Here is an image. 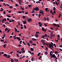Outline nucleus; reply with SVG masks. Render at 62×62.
<instances>
[{
  "instance_id": "nucleus-4",
  "label": "nucleus",
  "mask_w": 62,
  "mask_h": 62,
  "mask_svg": "<svg viewBox=\"0 0 62 62\" xmlns=\"http://www.w3.org/2000/svg\"><path fill=\"white\" fill-rule=\"evenodd\" d=\"M7 56H8V55L6 54H4L3 55V56L4 57H5V56L7 58H8Z\"/></svg>"
},
{
  "instance_id": "nucleus-30",
  "label": "nucleus",
  "mask_w": 62,
  "mask_h": 62,
  "mask_svg": "<svg viewBox=\"0 0 62 62\" xmlns=\"http://www.w3.org/2000/svg\"><path fill=\"white\" fill-rule=\"evenodd\" d=\"M40 54H41V53H39L38 54V56H39V55H40Z\"/></svg>"
},
{
  "instance_id": "nucleus-59",
  "label": "nucleus",
  "mask_w": 62,
  "mask_h": 62,
  "mask_svg": "<svg viewBox=\"0 0 62 62\" xmlns=\"http://www.w3.org/2000/svg\"><path fill=\"white\" fill-rule=\"evenodd\" d=\"M6 14V12L5 11H4L3 12V14Z\"/></svg>"
},
{
  "instance_id": "nucleus-10",
  "label": "nucleus",
  "mask_w": 62,
  "mask_h": 62,
  "mask_svg": "<svg viewBox=\"0 0 62 62\" xmlns=\"http://www.w3.org/2000/svg\"><path fill=\"white\" fill-rule=\"evenodd\" d=\"M34 50V48H31L30 50H31V51H33Z\"/></svg>"
},
{
  "instance_id": "nucleus-11",
  "label": "nucleus",
  "mask_w": 62,
  "mask_h": 62,
  "mask_svg": "<svg viewBox=\"0 0 62 62\" xmlns=\"http://www.w3.org/2000/svg\"><path fill=\"white\" fill-rule=\"evenodd\" d=\"M35 35L36 38H38V34H35Z\"/></svg>"
},
{
  "instance_id": "nucleus-15",
  "label": "nucleus",
  "mask_w": 62,
  "mask_h": 62,
  "mask_svg": "<svg viewBox=\"0 0 62 62\" xmlns=\"http://www.w3.org/2000/svg\"><path fill=\"white\" fill-rule=\"evenodd\" d=\"M42 42H44V41H45V40L42 39L41 40Z\"/></svg>"
},
{
  "instance_id": "nucleus-55",
  "label": "nucleus",
  "mask_w": 62,
  "mask_h": 62,
  "mask_svg": "<svg viewBox=\"0 0 62 62\" xmlns=\"http://www.w3.org/2000/svg\"><path fill=\"white\" fill-rule=\"evenodd\" d=\"M3 25L4 26V27H5V28H6V25H5V24H4Z\"/></svg>"
},
{
  "instance_id": "nucleus-37",
  "label": "nucleus",
  "mask_w": 62,
  "mask_h": 62,
  "mask_svg": "<svg viewBox=\"0 0 62 62\" xmlns=\"http://www.w3.org/2000/svg\"><path fill=\"white\" fill-rule=\"evenodd\" d=\"M39 32H38V31H37V32H36V34H39Z\"/></svg>"
},
{
  "instance_id": "nucleus-25",
  "label": "nucleus",
  "mask_w": 62,
  "mask_h": 62,
  "mask_svg": "<svg viewBox=\"0 0 62 62\" xmlns=\"http://www.w3.org/2000/svg\"><path fill=\"white\" fill-rule=\"evenodd\" d=\"M32 45L33 46H36V44H32Z\"/></svg>"
},
{
  "instance_id": "nucleus-23",
  "label": "nucleus",
  "mask_w": 62,
  "mask_h": 62,
  "mask_svg": "<svg viewBox=\"0 0 62 62\" xmlns=\"http://www.w3.org/2000/svg\"><path fill=\"white\" fill-rule=\"evenodd\" d=\"M9 8H13V7L10 6L9 7Z\"/></svg>"
},
{
  "instance_id": "nucleus-52",
  "label": "nucleus",
  "mask_w": 62,
  "mask_h": 62,
  "mask_svg": "<svg viewBox=\"0 0 62 62\" xmlns=\"http://www.w3.org/2000/svg\"><path fill=\"white\" fill-rule=\"evenodd\" d=\"M18 13H22V12L21 11H19Z\"/></svg>"
},
{
  "instance_id": "nucleus-14",
  "label": "nucleus",
  "mask_w": 62,
  "mask_h": 62,
  "mask_svg": "<svg viewBox=\"0 0 62 62\" xmlns=\"http://www.w3.org/2000/svg\"><path fill=\"white\" fill-rule=\"evenodd\" d=\"M4 10V9L2 8H1V10H0V11H2Z\"/></svg>"
},
{
  "instance_id": "nucleus-12",
  "label": "nucleus",
  "mask_w": 62,
  "mask_h": 62,
  "mask_svg": "<svg viewBox=\"0 0 62 62\" xmlns=\"http://www.w3.org/2000/svg\"><path fill=\"white\" fill-rule=\"evenodd\" d=\"M14 60L15 61H16V62H18V60L17 59H15Z\"/></svg>"
},
{
  "instance_id": "nucleus-20",
  "label": "nucleus",
  "mask_w": 62,
  "mask_h": 62,
  "mask_svg": "<svg viewBox=\"0 0 62 62\" xmlns=\"http://www.w3.org/2000/svg\"><path fill=\"white\" fill-rule=\"evenodd\" d=\"M7 16L8 17H9V18H10V17H11V16H9L8 15H7Z\"/></svg>"
},
{
  "instance_id": "nucleus-44",
  "label": "nucleus",
  "mask_w": 62,
  "mask_h": 62,
  "mask_svg": "<svg viewBox=\"0 0 62 62\" xmlns=\"http://www.w3.org/2000/svg\"><path fill=\"white\" fill-rule=\"evenodd\" d=\"M56 26H57L58 27H60V26L59 25H56Z\"/></svg>"
},
{
  "instance_id": "nucleus-31",
  "label": "nucleus",
  "mask_w": 62,
  "mask_h": 62,
  "mask_svg": "<svg viewBox=\"0 0 62 62\" xmlns=\"http://www.w3.org/2000/svg\"><path fill=\"white\" fill-rule=\"evenodd\" d=\"M54 36H55L54 34H53V35H51V37H54Z\"/></svg>"
},
{
  "instance_id": "nucleus-21",
  "label": "nucleus",
  "mask_w": 62,
  "mask_h": 62,
  "mask_svg": "<svg viewBox=\"0 0 62 62\" xmlns=\"http://www.w3.org/2000/svg\"><path fill=\"white\" fill-rule=\"evenodd\" d=\"M15 32H16V31L17 30V28H16V27H15Z\"/></svg>"
},
{
  "instance_id": "nucleus-7",
  "label": "nucleus",
  "mask_w": 62,
  "mask_h": 62,
  "mask_svg": "<svg viewBox=\"0 0 62 62\" xmlns=\"http://www.w3.org/2000/svg\"><path fill=\"white\" fill-rule=\"evenodd\" d=\"M48 8H46L45 9V10L46 11V12H48Z\"/></svg>"
},
{
  "instance_id": "nucleus-9",
  "label": "nucleus",
  "mask_w": 62,
  "mask_h": 62,
  "mask_svg": "<svg viewBox=\"0 0 62 62\" xmlns=\"http://www.w3.org/2000/svg\"><path fill=\"white\" fill-rule=\"evenodd\" d=\"M39 13H41L43 15H44V13H43V12H42L41 11H40L39 12Z\"/></svg>"
},
{
  "instance_id": "nucleus-29",
  "label": "nucleus",
  "mask_w": 62,
  "mask_h": 62,
  "mask_svg": "<svg viewBox=\"0 0 62 62\" xmlns=\"http://www.w3.org/2000/svg\"><path fill=\"white\" fill-rule=\"evenodd\" d=\"M53 25H54V26H56V24L54 23H53Z\"/></svg>"
},
{
  "instance_id": "nucleus-6",
  "label": "nucleus",
  "mask_w": 62,
  "mask_h": 62,
  "mask_svg": "<svg viewBox=\"0 0 62 62\" xmlns=\"http://www.w3.org/2000/svg\"><path fill=\"white\" fill-rule=\"evenodd\" d=\"M32 40L33 41H37V39H35V38H33L32 39Z\"/></svg>"
},
{
  "instance_id": "nucleus-2",
  "label": "nucleus",
  "mask_w": 62,
  "mask_h": 62,
  "mask_svg": "<svg viewBox=\"0 0 62 62\" xmlns=\"http://www.w3.org/2000/svg\"><path fill=\"white\" fill-rule=\"evenodd\" d=\"M39 8L38 7H35V8H34L33 9V10H36V11H38V10H39Z\"/></svg>"
},
{
  "instance_id": "nucleus-5",
  "label": "nucleus",
  "mask_w": 62,
  "mask_h": 62,
  "mask_svg": "<svg viewBox=\"0 0 62 62\" xmlns=\"http://www.w3.org/2000/svg\"><path fill=\"white\" fill-rule=\"evenodd\" d=\"M42 30L43 31H45V32H46V30L44 29V28L43 27H42Z\"/></svg>"
},
{
  "instance_id": "nucleus-18",
  "label": "nucleus",
  "mask_w": 62,
  "mask_h": 62,
  "mask_svg": "<svg viewBox=\"0 0 62 62\" xmlns=\"http://www.w3.org/2000/svg\"><path fill=\"white\" fill-rule=\"evenodd\" d=\"M8 30V28H6L5 29V31H7Z\"/></svg>"
},
{
  "instance_id": "nucleus-24",
  "label": "nucleus",
  "mask_w": 62,
  "mask_h": 62,
  "mask_svg": "<svg viewBox=\"0 0 62 62\" xmlns=\"http://www.w3.org/2000/svg\"><path fill=\"white\" fill-rule=\"evenodd\" d=\"M6 36V34H4V35H3V38H5V36Z\"/></svg>"
},
{
  "instance_id": "nucleus-8",
  "label": "nucleus",
  "mask_w": 62,
  "mask_h": 62,
  "mask_svg": "<svg viewBox=\"0 0 62 62\" xmlns=\"http://www.w3.org/2000/svg\"><path fill=\"white\" fill-rule=\"evenodd\" d=\"M20 8L21 9H22V10H24V8H22V7L21 6L20 7Z\"/></svg>"
},
{
  "instance_id": "nucleus-64",
  "label": "nucleus",
  "mask_w": 62,
  "mask_h": 62,
  "mask_svg": "<svg viewBox=\"0 0 62 62\" xmlns=\"http://www.w3.org/2000/svg\"><path fill=\"white\" fill-rule=\"evenodd\" d=\"M18 46H19V47H21V45L20 44L18 45Z\"/></svg>"
},
{
  "instance_id": "nucleus-43",
  "label": "nucleus",
  "mask_w": 62,
  "mask_h": 62,
  "mask_svg": "<svg viewBox=\"0 0 62 62\" xmlns=\"http://www.w3.org/2000/svg\"><path fill=\"white\" fill-rule=\"evenodd\" d=\"M46 49L47 50V51H48V49L47 47H46Z\"/></svg>"
},
{
  "instance_id": "nucleus-63",
  "label": "nucleus",
  "mask_w": 62,
  "mask_h": 62,
  "mask_svg": "<svg viewBox=\"0 0 62 62\" xmlns=\"http://www.w3.org/2000/svg\"><path fill=\"white\" fill-rule=\"evenodd\" d=\"M60 47H62V45H60L59 46Z\"/></svg>"
},
{
  "instance_id": "nucleus-34",
  "label": "nucleus",
  "mask_w": 62,
  "mask_h": 62,
  "mask_svg": "<svg viewBox=\"0 0 62 62\" xmlns=\"http://www.w3.org/2000/svg\"><path fill=\"white\" fill-rule=\"evenodd\" d=\"M45 54H48V52L47 51H46L45 53Z\"/></svg>"
},
{
  "instance_id": "nucleus-3",
  "label": "nucleus",
  "mask_w": 62,
  "mask_h": 62,
  "mask_svg": "<svg viewBox=\"0 0 62 62\" xmlns=\"http://www.w3.org/2000/svg\"><path fill=\"white\" fill-rule=\"evenodd\" d=\"M51 58H55L56 57V56L55 55V54H53L51 56Z\"/></svg>"
},
{
  "instance_id": "nucleus-27",
  "label": "nucleus",
  "mask_w": 62,
  "mask_h": 62,
  "mask_svg": "<svg viewBox=\"0 0 62 62\" xmlns=\"http://www.w3.org/2000/svg\"><path fill=\"white\" fill-rule=\"evenodd\" d=\"M11 62H13V61H14V60H13L12 59H11Z\"/></svg>"
},
{
  "instance_id": "nucleus-19",
  "label": "nucleus",
  "mask_w": 62,
  "mask_h": 62,
  "mask_svg": "<svg viewBox=\"0 0 62 62\" xmlns=\"http://www.w3.org/2000/svg\"><path fill=\"white\" fill-rule=\"evenodd\" d=\"M28 6L29 8H30L32 7V5H28Z\"/></svg>"
},
{
  "instance_id": "nucleus-33",
  "label": "nucleus",
  "mask_w": 62,
  "mask_h": 62,
  "mask_svg": "<svg viewBox=\"0 0 62 62\" xmlns=\"http://www.w3.org/2000/svg\"><path fill=\"white\" fill-rule=\"evenodd\" d=\"M16 55H17V57H19V56H19V55H18V54H16Z\"/></svg>"
},
{
  "instance_id": "nucleus-39",
  "label": "nucleus",
  "mask_w": 62,
  "mask_h": 62,
  "mask_svg": "<svg viewBox=\"0 0 62 62\" xmlns=\"http://www.w3.org/2000/svg\"><path fill=\"white\" fill-rule=\"evenodd\" d=\"M26 21H24V23H24V24H26Z\"/></svg>"
},
{
  "instance_id": "nucleus-36",
  "label": "nucleus",
  "mask_w": 62,
  "mask_h": 62,
  "mask_svg": "<svg viewBox=\"0 0 62 62\" xmlns=\"http://www.w3.org/2000/svg\"><path fill=\"white\" fill-rule=\"evenodd\" d=\"M45 38V36L44 35L42 36L41 37L42 38Z\"/></svg>"
},
{
  "instance_id": "nucleus-16",
  "label": "nucleus",
  "mask_w": 62,
  "mask_h": 62,
  "mask_svg": "<svg viewBox=\"0 0 62 62\" xmlns=\"http://www.w3.org/2000/svg\"><path fill=\"white\" fill-rule=\"evenodd\" d=\"M34 58L33 57L31 58V61H34V60H33Z\"/></svg>"
},
{
  "instance_id": "nucleus-41",
  "label": "nucleus",
  "mask_w": 62,
  "mask_h": 62,
  "mask_svg": "<svg viewBox=\"0 0 62 62\" xmlns=\"http://www.w3.org/2000/svg\"><path fill=\"white\" fill-rule=\"evenodd\" d=\"M55 3L56 5H57V6H58V4H57V3L56 1H55Z\"/></svg>"
},
{
  "instance_id": "nucleus-57",
  "label": "nucleus",
  "mask_w": 62,
  "mask_h": 62,
  "mask_svg": "<svg viewBox=\"0 0 62 62\" xmlns=\"http://www.w3.org/2000/svg\"><path fill=\"white\" fill-rule=\"evenodd\" d=\"M4 21H7V19H6V18H4Z\"/></svg>"
},
{
  "instance_id": "nucleus-51",
  "label": "nucleus",
  "mask_w": 62,
  "mask_h": 62,
  "mask_svg": "<svg viewBox=\"0 0 62 62\" xmlns=\"http://www.w3.org/2000/svg\"><path fill=\"white\" fill-rule=\"evenodd\" d=\"M12 22H15V20L13 19L11 21Z\"/></svg>"
},
{
  "instance_id": "nucleus-35",
  "label": "nucleus",
  "mask_w": 62,
  "mask_h": 62,
  "mask_svg": "<svg viewBox=\"0 0 62 62\" xmlns=\"http://www.w3.org/2000/svg\"><path fill=\"white\" fill-rule=\"evenodd\" d=\"M24 27L25 29H26V26L25 25H24Z\"/></svg>"
},
{
  "instance_id": "nucleus-58",
  "label": "nucleus",
  "mask_w": 62,
  "mask_h": 62,
  "mask_svg": "<svg viewBox=\"0 0 62 62\" xmlns=\"http://www.w3.org/2000/svg\"><path fill=\"white\" fill-rule=\"evenodd\" d=\"M25 13V14H28V13L27 12H26Z\"/></svg>"
},
{
  "instance_id": "nucleus-1",
  "label": "nucleus",
  "mask_w": 62,
  "mask_h": 62,
  "mask_svg": "<svg viewBox=\"0 0 62 62\" xmlns=\"http://www.w3.org/2000/svg\"><path fill=\"white\" fill-rule=\"evenodd\" d=\"M46 45L47 47L48 46V45H50V46L51 47H52V48H54V47L53 46V45H52L51 44H48L46 43Z\"/></svg>"
},
{
  "instance_id": "nucleus-45",
  "label": "nucleus",
  "mask_w": 62,
  "mask_h": 62,
  "mask_svg": "<svg viewBox=\"0 0 62 62\" xmlns=\"http://www.w3.org/2000/svg\"><path fill=\"white\" fill-rule=\"evenodd\" d=\"M60 37V36H59V34L58 35H57V38H59Z\"/></svg>"
},
{
  "instance_id": "nucleus-60",
  "label": "nucleus",
  "mask_w": 62,
  "mask_h": 62,
  "mask_svg": "<svg viewBox=\"0 0 62 62\" xmlns=\"http://www.w3.org/2000/svg\"><path fill=\"white\" fill-rule=\"evenodd\" d=\"M10 31V29H9L8 31H7V32H8V33L9 32V31Z\"/></svg>"
},
{
  "instance_id": "nucleus-26",
  "label": "nucleus",
  "mask_w": 62,
  "mask_h": 62,
  "mask_svg": "<svg viewBox=\"0 0 62 62\" xmlns=\"http://www.w3.org/2000/svg\"><path fill=\"white\" fill-rule=\"evenodd\" d=\"M17 39H20V37H17Z\"/></svg>"
},
{
  "instance_id": "nucleus-56",
  "label": "nucleus",
  "mask_w": 62,
  "mask_h": 62,
  "mask_svg": "<svg viewBox=\"0 0 62 62\" xmlns=\"http://www.w3.org/2000/svg\"><path fill=\"white\" fill-rule=\"evenodd\" d=\"M42 57L41 56H40L38 58L39 59H40Z\"/></svg>"
},
{
  "instance_id": "nucleus-22",
  "label": "nucleus",
  "mask_w": 62,
  "mask_h": 62,
  "mask_svg": "<svg viewBox=\"0 0 62 62\" xmlns=\"http://www.w3.org/2000/svg\"><path fill=\"white\" fill-rule=\"evenodd\" d=\"M43 45H45V44H46V43H45V42H43Z\"/></svg>"
},
{
  "instance_id": "nucleus-13",
  "label": "nucleus",
  "mask_w": 62,
  "mask_h": 62,
  "mask_svg": "<svg viewBox=\"0 0 62 62\" xmlns=\"http://www.w3.org/2000/svg\"><path fill=\"white\" fill-rule=\"evenodd\" d=\"M29 42L30 43H31V44L33 42L32 40H31V41H30Z\"/></svg>"
},
{
  "instance_id": "nucleus-32",
  "label": "nucleus",
  "mask_w": 62,
  "mask_h": 62,
  "mask_svg": "<svg viewBox=\"0 0 62 62\" xmlns=\"http://www.w3.org/2000/svg\"><path fill=\"white\" fill-rule=\"evenodd\" d=\"M4 19H3L2 21V23H4Z\"/></svg>"
},
{
  "instance_id": "nucleus-54",
  "label": "nucleus",
  "mask_w": 62,
  "mask_h": 62,
  "mask_svg": "<svg viewBox=\"0 0 62 62\" xmlns=\"http://www.w3.org/2000/svg\"><path fill=\"white\" fill-rule=\"evenodd\" d=\"M44 25H45V26H47V25L46 24V23H45L44 24Z\"/></svg>"
},
{
  "instance_id": "nucleus-47",
  "label": "nucleus",
  "mask_w": 62,
  "mask_h": 62,
  "mask_svg": "<svg viewBox=\"0 0 62 62\" xmlns=\"http://www.w3.org/2000/svg\"><path fill=\"white\" fill-rule=\"evenodd\" d=\"M48 47H49L52 49V50H53V48H52L50 46H49Z\"/></svg>"
},
{
  "instance_id": "nucleus-53",
  "label": "nucleus",
  "mask_w": 62,
  "mask_h": 62,
  "mask_svg": "<svg viewBox=\"0 0 62 62\" xmlns=\"http://www.w3.org/2000/svg\"><path fill=\"white\" fill-rule=\"evenodd\" d=\"M61 16V14H60L59 15V18H60Z\"/></svg>"
},
{
  "instance_id": "nucleus-48",
  "label": "nucleus",
  "mask_w": 62,
  "mask_h": 62,
  "mask_svg": "<svg viewBox=\"0 0 62 62\" xmlns=\"http://www.w3.org/2000/svg\"><path fill=\"white\" fill-rule=\"evenodd\" d=\"M27 44L28 45V46H30V44H29V43H28Z\"/></svg>"
},
{
  "instance_id": "nucleus-42",
  "label": "nucleus",
  "mask_w": 62,
  "mask_h": 62,
  "mask_svg": "<svg viewBox=\"0 0 62 62\" xmlns=\"http://www.w3.org/2000/svg\"><path fill=\"white\" fill-rule=\"evenodd\" d=\"M46 20L48 21H49V19L48 18H47L46 19Z\"/></svg>"
},
{
  "instance_id": "nucleus-62",
  "label": "nucleus",
  "mask_w": 62,
  "mask_h": 62,
  "mask_svg": "<svg viewBox=\"0 0 62 62\" xmlns=\"http://www.w3.org/2000/svg\"><path fill=\"white\" fill-rule=\"evenodd\" d=\"M22 50L24 51V48H22L21 49Z\"/></svg>"
},
{
  "instance_id": "nucleus-61",
  "label": "nucleus",
  "mask_w": 62,
  "mask_h": 62,
  "mask_svg": "<svg viewBox=\"0 0 62 62\" xmlns=\"http://www.w3.org/2000/svg\"><path fill=\"white\" fill-rule=\"evenodd\" d=\"M53 29L54 28H52V27H51L50 28V29H51V30H53Z\"/></svg>"
},
{
  "instance_id": "nucleus-40",
  "label": "nucleus",
  "mask_w": 62,
  "mask_h": 62,
  "mask_svg": "<svg viewBox=\"0 0 62 62\" xmlns=\"http://www.w3.org/2000/svg\"><path fill=\"white\" fill-rule=\"evenodd\" d=\"M53 10H55V8L54 7H53Z\"/></svg>"
},
{
  "instance_id": "nucleus-38",
  "label": "nucleus",
  "mask_w": 62,
  "mask_h": 62,
  "mask_svg": "<svg viewBox=\"0 0 62 62\" xmlns=\"http://www.w3.org/2000/svg\"><path fill=\"white\" fill-rule=\"evenodd\" d=\"M39 25L40 27H41L42 26V24H39Z\"/></svg>"
},
{
  "instance_id": "nucleus-50",
  "label": "nucleus",
  "mask_w": 62,
  "mask_h": 62,
  "mask_svg": "<svg viewBox=\"0 0 62 62\" xmlns=\"http://www.w3.org/2000/svg\"><path fill=\"white\" fill-rule=\"evenodd\" d=\"M30 20L29 19H28V23H29L30 22Z\"/></svg>"
},
{
  "instance_id": "nucleus-17",
  "label": "nucleus",
  "mask_w": 62,
  "mask_h": 62,
  "mask_svg": "<svg viewBox=\"0 0 62 62\" xmlns=\"http://www.w3.org/2000/svg\"><path fill=\"white\" fill-rule=\"evenodd\" d=\"M6 45H7V44H5L3 46V47L4 48H5L6 47Z\"/></svg>"
},
{
  "instance_id": "nucleus-46",
  "label": "nucleus",
  "mask_w": 62,
  "mask_h": 62,
  "mask_svg": "<svg viewBox=\"0 0 62 62\" xmlns=\"http://www.w3.org/2000/svg\"><path fill=\"white\" fill-rule=\"evenodd\" d=\"M23 19H25V16H23Z\"/></svg>"
},
{
  "instance_id": "nucleus-49",
  "label": "nucleus",
  "mask_w": 62,
  "mask_h": 62,
  "mask_svg": "<svg viewBox=\"0 0 62 62\" xmlns=\"http://www.w3.org/2000/svg\"><path fill=\"white\" fill-rule=\"evenodd\" d=\"M28 52L29 53H30V54H32V53H31V52L30 51H28Z\"/></svg>"
},
{
  "instance_id": "nucleus-28",
  "label": "nucleus",
  "mask_w": 62,
  "mask_h": 62,
  "mask_svg": "<svg viewBox=\"0 0 62 62\" xmlns=\"http://www.w3.org/2000/svg\"><path fill=\"white\" fill-rule=\"evenodd\" d=\"M7 57L8 58H10V55H8L7 56Z\"/></svg>"
}]
</instances>
